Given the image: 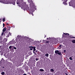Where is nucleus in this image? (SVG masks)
I'll return each mask as SVG.
<instances>
[{
    "label": "nucleus",
    "mask_w": 75,
    "mask_h": 75,
    "mask_svg": "<svg viewBox=\"0 0 75 75\" xmlns=\"http://www.w3.org/2000/svg\"><path fill=\"white\" fill-rule=\"evenodd\" d=\"M13 49L14 50H17V48L16 47H13Z\"/></svg>",
    "instance_id": "27"
},
{
    "label": "nucleus",
    "mask_w": 75,
    "mask_h": 75,
    "mask_svg": "<svg viewBox=\"0 0 75 75\" xmlns=\"http://www.w3.org/2000/svg\"><path fill=\"white\" fill-rule=\"evenodd\" d=\"M23 8L22 7V8Z\"/></svg>",
    "instance_id": "45"
},
{
    "label": "nucleus",
    "mask_w": 75,
    "mask_h": 75,
    "mask_svg": "<svg viewBox=\"0 0 75 75\" xmlns=\"http://www.w3.org/2000/svg\"><path fill=\"white\" fill-rule=\"evenodd\" d=\"M22 75H27V74L24 73V74H23Z\"/></svg>",
    "instance_id": "34"
},
{
    "label": "nucleus",
    "mask_w": 75,
    "mask_h": 75,
    "mask_svg": "<svg viewBox=\"0 0 75 75\" xmlns=\"http://www.w3.org/2000/svg\"><path fill=\"white\" fill-rule=\"evenodd\" d=\"M9 36H10V35H9L8 34L6 36V37H9Z\"/></svg>",
    "instance_id": "24"
},
{
    "label": "nucleus",
    "mask_w": 75,
    "mask_h": 75,
    "mask_svg": "<svg viewBox=\"0 0 75 75\" xmlns=\"http://www.w3.org/2000/svg\"><path fill=\"white\" fill-rule=\"evenodd\" d=\"M39 71H41V72H43V71H44V70L42 69H40Z\"/></svg>",
    "instance_id": "11"
},
{
    "label": "nucleus",
    "mask_w": 75,
    "mask_h": 75,
    "mask_svg": "<svg viewBox=\"0 0 75 75\" xmlns=\"http://www.w3.org/2000/svg\"><path fill=\"white\" fill-rule=\"evenodd\" d=\"M10 30V29H9V30Z\"/></svg>",
    "instance_id": "46"
},
{
    "label": "nucleus",
    "mask_w": 75,
    "mask_h": 75,
    "mask_svg": "<svg viewBox=\"0 0 75 75\" xmlns=\"http://www.w3.org/2000/svg\"><path fill=\"white\" fill-rule=\"evenodd\" d=\"M16 3H17V4H20V3H19V2H18V1L16 2Z\"/></svg>",
    "instance_id": "29"
},
{
    "label": "nucleus",
    "mask_w": 75,
    "mask_h": 75,
    "mask_svg": "<svg viewBox=\"0 0 75 75\" xmlns=\"http://www.w3.org/2000/svg\"><path fill=\"white\" fill-rule=\"evenodd\" d=\"M17 37L18 40V41L20 42H21L23 40V39H24V37H21V36L18 35L17 36Z\"/></svg>",
    "instance_id": "2"
},
{
    "label": "nucleus",
    "mask_w": 75,
    "mask_h": 75,
    "mask_svg": "<svg viewBox=\"0 0 75 75\" xmlns=\"http://www.w3.org/2000/svg\"><path fill=\"white\" fill-rule=\"evenodd\" d=\"M23 9H24V10H27V9L28 8H27V6H26V3H24L23 5Z\"/></svg>",
    "instance_id": "3"
},
{
    "label": "nucleus",
    "mask_w": 75,
    "mask_h": 75,
    "mask_svg": "<svg viewBox=\"0 0 75 75\" xmlns=\"http://www.w3.org/2000/svg\"><path fill=\"white\" fill-rule=\"evenodd\" d=\"M63 3L64 5H67V3H66L65 2H63Z\"/></svg>",
    "instance_id": "18"
},
{
    "label": "nucleus",
    "mask_w": 75,
    "mask_h": 75,
    "mask_svg": "<svg viewBox=\"0 0 75 75\" xmlns=\"http://www.w3.org/2000/svg\"><path fill=\"white\" fill-rule=\"evenodd\" d=\"M3 54H4V52H2L1 53V55H2Z\"/></svg>",
    "instance_id": "21"
},
{
    "label": "nucleus",
    "mask_w": 75,
    "mask_h": 75,
    "mask_svg": "<svg viewBox=\"0 0 75 75\" xmlns=\"http://www.w3.org/2000/svg\"><path fill=\"white\" fill-rule=\"evenodd\" d=\"M6 30V28L5 27L3 29V32H5Z\"/></svg>",
    "instance_id": "10"
},
{
    "label": "nucleus",
    "mask_w": 75,
    "mask_h": 75,
    "mask_svg": "<svg viewBox=\"0 0 75 75\" xmlns=\"http://www.w3.org/2000/svg\"><path fill=\"white\" fill-rule=\"evenodd\" d=\"M18 6H20V4H18Z\"/></svg>",
    "instance_id": "42"
},
{
    "label": "nucleus",
    "mask_w": 75,
    "mask_h": 75,
    "mask_svg": "<svg viewBox=\"0 0 75 75\" xmlns=\"http://www.w3.org/2000/svg\"><path fill=\"white\" fill-rule=\"evenodd\" d=\"M7 39L5 38H4V39L2 41V43L3 44H4L5 43H6V42H7Z\"/></svg>",
    "instance_id": "7"
},
{
    "label": "nucleus",
    "mask_w": 75,
    "mask_h": 75,
    "mask_svg": "<svg viewBox=\"0 0 75 75\" xmlns=\"http://www.w3.org/2000/svg\"><path fill=\"white\" fill-rule=\"evenodd\" d=\"M30 12L31 14H32V13H33V11L32 10H30Z\"/></svg>",
    "instance_id": "23"
},
{
    "label": "nucleus",
    "mask_w": 75,
    "mask_h": 75,
    "mask_svg": "<svg viewBox=\"0 0 75 75\" xmlns=\"http://www.w3.org/2000/svg\"><path fill=\"white\" fill-rule=\"evenodd\" d=\"M1 75H4L5 74V72H2L1 73Z\"/></svg>",
    "instance_id": "16"
},
{
    "label": "nucleus",
    "mask_w": 75,
    "mask_h": 75,
    "mask_svg": "<svg viewBox=\"0 0 75 75\" xmlns=\"http://www.w3.org/2000/svg\"><path fill=\"white\" fill-rule=\"evenodd\" d=\"M47 75H50V74H48Z\"/></svg>",
    "instance_id": "44"
},
{
    "label": "nucleus",
    "mask_w": 75,
    "mask_h": 75,
    "mask_svg": "<svg viewBox=\"0 0 75 75\" xmlns=\"http://www.w3.org/2000/svg\"><path fill=\"white\" fill-rule=\"evenodd\" d=\"M3 34H4V32H2L1 34V35L2 36H3Z\"/></svg>",
    "instance_id": "30"
},
{
    "label": "nucleus",
    "mask_w": 75,
    "mask_h": 75,
    "mask_svg": "<svg viewBox=\"0 0 75 75\" xmlns=\"http://www.w3.org/2000/svg\"><path fill=\"white\" fill-rule=\"evenodd\" d=\"M38 52V51H37V50H36L35 51V52Z\"/></svg>",
    "instance_id": "37"
},
{
    "label": "nucleus",
    "mask_w": 75,
    "mask_h": 75,
    "mask_svg": "<svg viewBox=\"0 0 75 75\" xmlns=\"http://www.w3.org/2000/svg\"><path fill=\"white\" fill-rule=\"evenodd\" d=\"M5 61L3 59V58H2L1 61Z\"/></svg>",
    "instance_id": "26"
},
{
    "label": "nucleus",
    "mask_w": 75,
    "mask_h": 75,
    "mask_svg": "<svg viewBox=\"0 0 75 75\" xmlns=\"http://www.w3.org/2000/svg\"><path fill=\"white\" fill-rule=\"evenodd\" d=\"M72 43H75V40H72Z\"/></svg>",
    "instance_id": "19"
},
{
    "label": "nucleus",
    "mask_w": 75,
    "mask_h": 75,
    "mask_svg": "<svg viewBox=\"0 0 75 75\" xmlns=\"http://www.w3.org/2000/svg\"><path fill=\"white\" fill-rule=\"evenodd\" d=\"M11 44H16V42L14 40H13L11 42Z\"/></svg>",
    "instance_id": "9"
},
{
    "label": "nucleus",
    "mask_w": 75,
    "mask_h": 75,
    "mask_svg": "<svg viewBox=\"0 0 75 75\" xmlns=\"http://www.w3.org/2000/svg\"><path fill=\"white\" fill-rule=\"evenodd\" d=\"M33 48H30V50H33Z\"/></svg>",
    "instance_id": "32"
},
{
    "label": "nucleus",
    "mask_w": 75,
    "mask_h": 75,
    "mask_svg": "<svg viewBox=\"0 0 75 75\" xmlns=\"http://www.w3.org/2000/svg\"><path fill=\"white\" fill-rule=\"evenodd\" d=\"M45 37H46V35H45V37H44V38H45Z\"/></svg>",
    "instance_id": "41"
},
{
    "label": "nucleus",
    "mask_w": 75,
    "mask_h": 75,
    "mask_svg": "<svg viewBox=\"0 0 75 75\" xmlns=\"http://www.w3.org/2000/svg\"><path fill=\"white\" fill-rule=\"evenodd\" d=\"M55 53L56 54H58V55H60L61 54V52H59V51L58 50H55Z\"/></svg>",
    "instance_id": "6"
},
{
    "label": "nucleus",
    "mask_w": 75,
    "mask_h": 75,
    "mask_svg": "<svg viewBox=\"0 0 75 75\" xmlns=\"http://www.w3.org/2000/svg\"><path fill=\"white\" fill-rule=\"evenodd\" d=\"M13 5H15V3H13Z\"/></svg>",
    "instance_id": "38"
},
{
    "label": "nucleus",
    "mask_w": 75,
    "mask_h": 75,
    "mask_svg": "<svg viewBox=\"0 0 75 75\" xmlns=\"http://www.w3.org/2000/svg\"><path fill=\"white\" fill-rule=\"evenodd\" d=\"M50 71L51 72H54V70L52 69H50Z\"/></svg>",
    "instance_id": "13"
},
{
    "label": "nucleus",
    "mask_w": 75,
    "mask_h": 75,
    "mask_svg": "<svg viewBox=\"0 0 75 75\" xmlns=\"http://www.w3.org/2000/svg\"><path fill=\"white\" fill-rule=\"evenodd\" d=\"M14 46H10L9 47V49H14Z\"/></svg>",
    "instance_id": "8"
},
{
    "label": "nucleus",
    "mask_w": 75,
    "mask_h": 75,
    "mask_svg": "<svg viewBox=\"0 0 75 75\" xmlns=\"http://www.w3.org/2000/svg\"><path fill=\"white\" fill-rule=\"evenodd\" d=\"M7 25H8V23H6Z\"/></svg>",
    "instance_id": "40"
},
{
    "label": "nucleus",
    "mask_w": 75,
    "mask_h": 75,
    "mask_svg": "<svg viewBox=\"0 0 75 75\" xmlns=\"http://www.w3.org/2000/svg\"><path fill=\"white\" fill-rule=\"evenodd\" d=\"M8 34L9 35H11V33L10 32Z\"/></svg>",
    "instance_id": "25"
},
{
    "label": "nucleus",
    "mask_w": 75,
    "mask_h": 75,
    "mask_svg": "<svg viewBox=\"0 0 75 75\" xmlns=\"http://www.w3.org/2000/svg\"><path fill=\"white\" fill-rule=\"evenodd\" d=\"M2 40H3V38H1V36L0 37V42H1Z\"/></svg>",
    "instance_id": "12"
},
{
    "label": "nucleus",
    "mask_w": 75,
    "mask_h": 75,
    "mask_svg": "<svg viewBox=\"0 0 75 75\" xmlns=\"http://www.w3.org/2000/svg\"><path fill=\"white\" fill-rule=\"evenodd\" d=\"M69 59L70 60H73V59L72 58V57L71 56L69 58Z\"/></svg>",
    "instance_id": "17"
},
{
    "label": "nucleus",
    "mask_w": 75,
    "mask_h": 75,
    "mask_svg": "<svg viewBox=\"0 0 75 75\" xmlns=\"http://www.w3.org/2000/svg\"><path fill=\"white\" fill-rule=\"evenodd\" d=\"M64 53H65V52H66V50H64Z\"/></svg>",
    "instance_id": "28"
},
{
    "label": "nucleus",
    "mask_w": 75,
    "mask_h": 75,
    "mask_svg": "<svg viewBox=\"0 0 75 75\" xmlns=\"http://www.w3.org/2000/svg\"><path fill=\"white\" fill-rule=\"evenodd\" d=\"M45 57H48V56H49V54L47 53V54H45Z\"/></svg>",
    "instance_id": "14"
},
{
    "label": "nucleus",
    "mask_w": 75,
    "mask_h": 75,
    "mask_svg": "<svg viewBox=\"0 0 75 75\" xmlns=\"http://www.w3.org/2000/svg\"><path fill=\"white\" fill-rule=\"evenodd\" d=\"M35 60H36V61H38V58H36L35 59Z\"/></svg>",
    "instance_id": "31"
},
{
    "label": "nucleus",
    "mask_w": 75,
    "mask_h": 75,
    "mask_svg": "<svg viewBox=\"0 0 75 75\" xmlns=\"http://www.w3.org/2000/svg\"><path fill=\"white\" fill-rule=\"evenodd\" d=\"M3 27H4V23H3Z\"/></svg>",
    "instance_id": "33"
},
{
    "label": "nucleus",
    "mask_w": 75,
    "mask_h": 75,
    "mask_svg": "<svg viewBox=\"0 0 75 75\" xmlns=\"http://www.w3.org/2000/svg\"><path fill=\"white\" fill-rule=\"evenodd\" d=\"M28 1L29 3H30V5H32L33 4L34 6V4H33V0H28Z\"/></svg>",
    "instance_id": "4"
},
{
    "label": "nucleus",
    "mask_w": 75,
    "mask_h": 75,
    "mask_svg": "<svg viewBox=\"0 0 75 75\" xmlns=\"http://www.w3.org/2000/svg\"><path fill=\"white\" fill-rule=\"evenodd\" d=\"M61 47H62V45H59V49H61V48H62Z\"/></svg>",
    "instance_id": "15"
},
{
    "label": "nucleus",
    "mask_w": 75,
    "mask_h": 75,
    "mask_svg": "<svg viewBox=\"0 0 75 75\" xmlns=\"http://www.w3.org/2000/svg\"><path fill=\"white\" fill-rule=\"evenodd\" d=\"M50 42L49 41H47L46 42V43H47V44H49Z\"/></svg>",
    "instance_id": "22"
},
{
    "label": "nucleus",
    "mask_w": 75,
    "mask_h": 75,
    "mask_svg": "<svg viewBox=\"0 0 75 75\" xmlns=\"http://www.w3.org/2000/svg\"><path fill=\"white\" fill-rule=\"evenodd\" d=\"M28 74H30V72L28 73Z\"/></svg>",
    "instance_id": "39"
},
{
    "label": "nucleus",
    "mask_w": 75,
    "mask_h": 75,
    "mask_svg": "<svg viewBox=\"0 0 75 75\" xmlns=\"http://www.w3.org/2000/svg\"><path fill=\"white\" fill-rule=\"evenodd\" d=\"M50 38H47V40H49V39H50Z\"/></svg>",
    "instance_id": "36"
},
{
    "label": "nucleus",
    "mask_w": 75,
    "mask_h": 75,
    "mask_svg": "<svg viewBox=\"0 0 75 75\" xmlns=\"http://www.w3.org/2000/svg\"><path fill=\"white\" fill-rule=\"evenodd\" d=\"M11 51H14L13 49H11Z\"/></svg>",
    "instance_id": "35"
},
{
    "label": "nucleus",
    "mask_w": 75,
    "mask_h": 75,
    "mask_svg": "<svg viewBox=\"0 0 75 75\" xmlns=\"http://www.w3.org/2000/svg\"><path fill=\"white\" fill-rule=\"evenodd\" d=\"M1 20V18H0V20Z\"/></svg>",
    "instance_id": "47"
},
{
    "label": "nucleus",
    "mask_w": 75,
    "mask_h": 75,
    "mask_svg": "<svg viewBox=\"0 0 75 75\" xmlns=\"http://www.w3.org/2000/svg\"><path fill=\"white\" fill-rule=\"evenodd\" d=\"M3 22H4V21H5V18H4L3 19Z\"/></svg>",
    "instance_id": "20"
},
{
    "label": "nucleus",
    "mask_w": 75,
    "mask_h": 75,
    "mask_svg": "<svg viewBox=\"0 0 75 75\" xmlns=\"http://www.w3.org/2000/svg\"><path fill=\"white\" fill-rule=\"evenodd\" d=\"M29 47V48H33V54H35V52H34V51H35V46H30Z\"/></svg>",
    "instance_id": "5"
},
{
    "label": "nucleus",
    "mask_w": 75,
    "mask_h": 75,
    "mask_svg": "<svg viewBox=\"0 0 75 75\" xmlns=\"http://www.w3.org/2000/svg\"><path fill=\"white\" fill-rule=\"evenodd\" d=\"M2 68H4V67H2Z\"/></svg>",
    "instance_id": "43"
},
{
    "label": "nucleus",
    "mask_w": 75,
    "mask_h": 75,
    "mask_svg": "<svg viewBox=\"0 0 75 75\" xmlns=\"http://www.w3.org/2000/svg\"><path fill=\"white\" fill-rule=\"evenodd\" d=\"M63 34H64L62 35V38H66L68 37V36H69L70 38H75V37L72 36V35H69V33H63Z\"/></svg>",
    "instance_id": "1"
}]
</instances>
